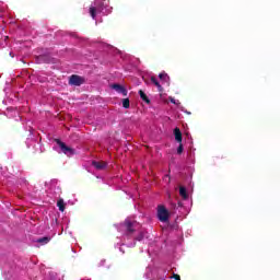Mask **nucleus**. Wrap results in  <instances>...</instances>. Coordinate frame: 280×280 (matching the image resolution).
Returning <instances> with one entry per match:
<instances>
[{
	"label": "nucleus",
	"mask_w": 280,
	"mask_h": 280,
	"mask_svg": "<svg viewBox=\"0 0 280 280\" xmlns=\"http://www.w3.org/2000/svg\"><path fill=\"white\" fill-rule=\"evenodd\" d=\"M112 89H115L117 93H121L124 97L128 95V90H126L121 84L115 83L112 85Z\"/></svg>",
	"instance_id": "obj_5"
},
{
	"label": "nucleus",
	"mask_w": 280,
	"mask_h": 280,
	"mask_svg": "<svg viewBox=\"0 0 280 280\" xmlns=\"http://www.w3.org/2000/svg\"><path fill=\"white\" fill-rule=\"evenodd\" d=\"M158 218L160 222H168L170 221V211L165 209V206L158 207Z\"/></svg>",
	"instance_id": "obj_3"
},
{
	"label": "nucleus",
	"mask_w": 280,
	"mask_h": 280,
	"mask_svg": "<svg viewBox=\"0 0 280 280\" xmlns=\"http://www.w3.org/2000/svg\"><path fill=\"white\" fill-rule=\"evenodd\" d=\"M159 78H160V80H162V82H167L170 80V77L165 72H161L159 74Z\"/></svg>",
	"instance_id": "obj_14"
},
{
	"label": "nucleus",
	"mask_w": 280,
	"mask_h": 280,
	"mask_svg": "<svg viewBox=\"0 0 280 280\" xmlns=\"http://www.w3.org/2000/svg\"><path fill=\"white\" fill-rule=\"evenodd\" d=\"M57 145H59L61 152L66 154L67 156H73L75 154V150L71 147H68L65 142H62L60 139L55 140Z\"/></svg>",
	"instance_id": "obj_2"
},
{
	"label": "nucleus",
	"mask_w": 280,
	"mask_h": 280,
	"mask_svg": "<svg viewBox=\"0 0 280 280\" xmlns=\"http://www.w3.org/2000/svg\"><path fill=\"white\" fill-rule=\"evenodd\" d=\"M151 82L158 88V91L160 93H163V86H161V83H159V80L156 79V77H151Z\"/></svg>",
	"instance_id": "obj_9"
},
{
	"label": "nucleus",
	"mask_w": 280,
	"mask_h": 280,
	"mask_svg": "<svg viewBox=\"0 0 280 280\" xmlns=\"http://www.w3.org/2000/svg\"><path fill=\"white\" fill-rule=\"evenodd\" d=\"M124 232L127 237H130L139 229V223L136 221L125 220L122 223Z\"/></svg>",
	"instance_id": "obj_1"
},
{
	"label": "nucleus",
	"mask_w": 280,
	"mask_h": 280,
	"mask_svg": "<svg viewBox=\"0 0 280 280\" xmlns=\"http://www.w3.org/2000/svg\"><path fill=\"white\" fill-rule=\"evenodd\" d=\"M179 196H182L184 200H187V198H189V195H187V188H185L184 186H180Z\"/></svg>",
	"instance_id": "obj_10"
},
{
	"label": "nucleus",
	"mask_w": 280,
	"mask_h": 280,
	"mask_svg": "<svg viewBox=\"0 0 280 280\" xmlns=\"http://www.w3.org/2000/svg\"><path fill=\"white\" fill-rule=\"evenodd\" d=\"M90 16H92V19H96L97 16V9L95 7H90Z\"/></svg>",
	"instance_id": "obj_13"
},
{
	"label": "nucleus",
	"mask_w": 280,
	"mask_h": 280,
	"mask_svg": "<svg viewBox=\"0 0 280 280\" xmlns=\"http://www.w3.org/2000/svg\"><path fill=\"white\" fill-rule=\"evenodd\" d=\"M139 95L142 102H145V104H150V98H148V95L145 94V92H143V90H139Z\"/></svg>",
	"instance_id": "obj_11"
},
{
	"label": "nucleus",
	"mask_w": 280,
	"mask_h": 280,
	"mask_svg": "<svg viewBox=\"0 0 280 280\" xmlns=\"http://www.w3.org/2000/svg\"><path fill=\"white\" fill-rule=\"evenodd\" d=\"M95 9L97 10V12H102L104 10V2H100L98 4H96Z\"/></svg>",
	"instance_id": "obj_17"
},
{
	"label": "nucleus",
	"mask_w": 280,
	"mask_h": 280,
	"mask_svg": "<svg viewBox=\"0 0 280 280\" xmlns=\"http://www.w3.org/2000/svg\"><path fill=\"white\" fill-rule=\"evenodd\" d=\"M51 242L50 236H43L36 240L37 244H40V246H45L46 244H49Z\"/></svg>",
	"instance_id": "obj_7"
},
{
	"label": "nucleus",
	"mask_w": 280,
	"mask_h": 280,
	"mask_svg": "<svg viewBox=\"0 0 280 280\" xmlns=\"http://www.w3.org/2000/svg\"><path fill=\"white\" fill-rule=\"evenodd\" d=\"M57 207H58L59 211L63 212L65 209H66V207H65V200L59 199V200L57 201Z\"/></svg>",
	"instance_id": "obj_12"
},
{
	"label": "nucleus",
	"mask_w": 280,
	"mask_h": 280,
	"mask_svg": "<svg viewBox=\"0 0 280 280\" xmlns=\"http://www.w3.org/2000/svg\"><path fill=\"white\" fill-rule=\"evenodd\" d=\"M177 154H183V143L180 142L177 148Z\"/></svg>",
	"instance_id": "obj_18"
},
{
	"label": "nucleus",
	"mask_w": 280,
	"mask_h": 280,
	"mask_svg": "<svg viewBox=\"0 0 280 280\" xmlns=\"http://www.w3.org/2000/svg\"><path fill=\"white\" fill-rule=\"evenodd\" d=\"M173 279H175V280H180V276H179L178 273H174V275H173Z\"/></svg>",
	"instance_id": "obj_19"
},
{
	"label": "nucleus",
	"mask_w": 280,
	"mask_h": 280,
	"mask_svg": "<svg viewBox=\"0 0 280 280\" xmlns=\"http://www.w3.org/2000/svg\"><path fill=\"white\" fill-rule=\"evenodd\" d=\"M92 165H93V167H95L96 170H105V167H106V162H104V161H93L92 162Z\"/></svg>",
	"instance_id": "obj_8"
},
{
	"label": "nucleus",
	"mask_w": 280,
	"mask_h": 280,
	"mask_svg": "<svg viewBox=\"0 0 280 280\" xmlns=\"http://www.w3.org/2000/svg\"><path fill=\"white\" fill-rule=\"evenodd\" d=\"M69 84H70V86H82V84H84V78H82L78 74H72L69 78Z\"/></svg>",
	"instance_id": "obj_4"
},
{
	"label": "nucleus",
	"mask_w": 280,
	"mask_h": 280,
	"mask_svg": "<svg viewBox=\"0 0 280 280\" xmlns=\"http://www.w3.org/2000/svg\"><path fill=\"white\" fill-rule=\"evenodd\" d=\"M143 237H145V235L143 234V232H140L137 236H136V241L137 242H142Z\"/></svg>",
	"instance_id": "obj_16"
},
{
	"label": "nucleus",
	"mask_w": 280,
	"mask_h": 280,
	"mask_svg": "<svg viewBox=\"0 0 280 280\" xmlns=\"http://www.w3.org/2000/svg\"><path fill=\"white\" fill-rule=\"evenodd\" d=\"M174 136L177 143H183V132H180V129L178 127L174 129Z\"/></svg>",
	"instance_id": "obj_6"
},
{
	"label": "nucleus",
	"mask_w": 280,
	"mask_h": 280,
	"mask_svg": "<svg viewBox=\"0 0 280 280\" xmlns=\"http://www.w3.org/2000/svg\"><path fill=\"white\" fill-rule=\"evenodd\" d=\"M122 108H130V98L122 100Z\"/></svg>",
	"instance_id": "obj_15"
}]
</instances>
